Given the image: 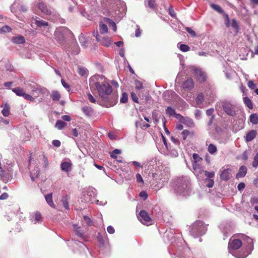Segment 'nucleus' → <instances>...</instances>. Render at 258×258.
<instances>
[{"mask_svg":"<svg viewBox=\"0 0 258 258\" xmlns=\"http://www.w3.org/2000/svg\"><path fill=\"white\" fill-rule=\"evenodd\" d=\"M79 41L82 46L84 47L85 48L86 47L88 40L84 35H81L79 36Z\"/></svg>","mask_w":258,"mask_h":258,"instance_id":"e433bc0d","label":"nucleus"},{"mask_svg":"<svg viewBox=\"0 0 258 258\" xmlns=\"http://www.w3.org/2000/svg\"><path fill=\"white\" fill-rule=\"evenodd\" d=\"M39 173V170L38 167L35 168L33 170L30 171V177L32 181H34L38 177Z\"/></svg>","mask_w":258,"mask_h":258,"instance_id":"c85d7f7f","label":"nucleus"},{"mask_svg":"<svg viewBox=\"0 0 258 258\" xmlns=\"http://www.w3.org/2000/svg\"><path fill=\"white\" fill-rule=\"evenodd\" d=\"M73 227L76 234L79 237H83V232L81 230V227L76 224L73 225Z\"/></svg>","mask_w":258,"mask_h":258,"instance_id":"cd10ccee","label":"nucleus"},{"mask_svg":"<svg viewBox=\"0 0 258 258\" xmlns=\"http://www.w3.org/2000/svg\"><path fill=\"white\" fill-rule=\"evenodd\" d=\"M34 23L37 27L41 29L43 31H45L46 32H48L49 31L50 25L48 22L42 20L37 17L34 19Z\"/></svg>","mask_w":258,"mask_h":258,"instance_id":"9d476101","label":"nucleus"},{"mask_svg":"<svg viewBox=\"0 0 258 258\" xmlns=\"http://www.w3.org/2000/svg\"><path fill=\"white\" fill-rule=\"evenodd\" d=\"M47 203L52 208H55V205L52 200V194L50 193L45 196Z\"/></svg>","mask_w":258,"mask_h":258,"instance_id":"a878e982","label":"nucleus"},{"mask_svg":"<svg viewBox=\"0 0 258 258\" xmlns=\"http://www.w3.org/2000/svg\"><path fill=\"white\" fill-rule=\"evenodd\" d=\"M51 97L53 101H58L60 98V95L59 93L56 91H52Z\"/></svg>","mask_w":258,"mask_h":258,"instance_id":"ea45409f","label":"nucleus"},{"mask_svg":"<svg viewBox=\"0 0 258 258\" xmlns=\"http://www.w3.org/2000/svg\"><path fill=\"white\" fill-rule=\"evenodd\" d=\"M176 94L173 91H167L163 94V97L165 100L172 101L174 99Z\"/></svg>","mask_w":258,"mask_h":258,"instance_id":"f3484780","label":"nucleus"},{"mask_svg":"<svg viewBox=\"0 0 258 258\" xmlns=\"http://www.w3.org/2000/svg\"><path fill=\"white\" fill-rule=\"evenodd\" d=\"M78 73L82 76H86L88 75V70L84 67H79L78 69Z\"/></svg>","mask_w":258,"mask_h":258,"instance_id":"37998d69","label":"nucleus"},{"mask_svg":"<svg viewBox=\"0 0 258 258\" xmlns=\"http://www.w3.org/2000/svg\"><path fill=\"white\" fill-rule=\"evenodd\" d=\"M11 28L8 26H4L0 28V33H7L11 31Z\"/></svg>","mask_w":258,"mask_h":258,"instance_id":"603ef678","label":"nucleus"},{"mask_svg":"<svg viewBox=\"0 0 258 258\" xmlns=\"http://www.w3.org/2000/svg\"><path fill=\"white\" fill-rule=\"evenodd\" d=\"M202 112L199 109H197L195 111V117L197 119H199L201 117Z\"/></svg>","mask_w":258,"mask_h":258,"instance_id":"69168bd1","label":"nucleus"},{"mask_svg":"<svg viewBox=\"0 0 258 258\" xmlns=\"http://www.w3.org/2000/svg\"><path fill=\"white\" fill-rule=\"evenodd\" d=\"M222 107L223 110L227 115L231 116L236 115V106L231 102L227 101H223L222 102Z\"/></svg>","mask_w":258,"mask_h":258,"instance_id":"6e6552de","label":"nucleus"},{"mask_svg":"<svg viewBox=\"0 0 258 258\" xmlns=\"http://www.w3.org/2000/svg\"><path fill=\"white\" fill-rule=\"evenodd\" d=\"M175 113V110L171 107H168L166 109V113L168 116L174 115Z\"/></svg>","mask_w":258,"mask_h":258,"instance_id":"a18cd8bd","label":"nucleus"},{"mask_svg":"<svg viewBox=\"0 0 258 258\" xmlns=\"http://www.w3.org/2000/svg\"><path fill=\"white\" fill-rule=\"evenodd\" d=\"M72 163L70 161H64L61 163V169L62 171L68 172L72 169Z\"/></svg>","mask_w":258,"mask_h":258,"instance_id":"a211bd4d","label":"nucleus"},{"mask_svg":"<svg viewBox=\"0 0 258 258\" xmlns=\"http://www.w3.org/2000/svg\"><path fill=\"white\" fill-rule=\"evenodd\" d=\"M194 161L192 163H199L202 161V159L199 156V155L196 153H194L192 155Z\"/></svg>","mask_w":258,"mask_h":258,"instance_id":"09e8293b","label":"nucleus"},{"mask_svg":"<svg viewBox=\"0 0 258 258\" xmlns=\"http://www.w3.org/2000/svg\"><path fill=\"white\" fill-rule=\"evenodd\" d=\"M181 134L183 136V140H185L188 136L192 137L194 135V134L192 132H190L187 130H183Z\"/></svg>","mask_w":258,"mask_h":258,"instance_id":"2f4dec72","label":"nucleus"},{"mask_svg":"<svg viewBox=\"0 0 258 258\" xmlns=\"http://www.w3.org/2000/svg\"><path fill=\"white\" fill-rule=\"evenodd\" d=\"M42 217L39 213L37 212L35 215V223L41 221Z\"/></svg>","mask_w":258,"mask_h":258,"instance_id":"6e6d98bb","label":"nucleus"},{"mask_svg":"<svg viewBox=\"0 0 258 258\" xmlns=\"http://www.w3.org/2000/svg\"><path fill=\"white\" fill-rule=\"evenodd\" d=\"M12 41L14 43L17 44H23L25 42V39L24 37L22 36H18L16 37H14L12 38Z\"/></svg>","mask_w":258,"mask_h":258,"instance_id":"c756f323","label":"nucleus"},{"mask_svg":"<svg viewBox=\"0 0 258 258\" xmlns=\"http://www.w3.org/2000/svg\"><path fill=\"white\" fill-rule=\"evenodd\" d=\"M38 9L44 14L46 15H50L51 14V10L48 8L43 3H39L38 4Z\"/></svg>","mask_w":258,"mask_h":258,"instance_id":"6ab92c4d","label":"nucleus"},{"mask_svg":"<svg viewBox=\"0 0 258 258\" xmlns=\"http://www.w3.org/2000/svg\"><path fill=\"white\" fill-rule=\"evenodd\" d=\"M100 32L103 34H105L108 32V28L106 24L102 23H100L99 24Z\"/></svg>","mask_w":258,"mask_h":258,"instance_id":"4c0bfd02","label":"nucleus"},{"mask_svg":"<svg viewBox=\"0 0 258 258\" xmlns=\"http://www.w3.org/2000/svg\"><path fill=\"white\" fill-rule=\"evenodd\" d=\"M61 202L66 210H69L70 209L68 196L63 197L61 200Z\"/></svg>","mask_w":258,"mask_h":258,"instance_id":"f704fd0d","label":"nucleus"},{"mask_svg":"<svg viewBox=\"0 0 258 258\" xmlns=\"http://www.w3.org/2000/svg\"><path fill=\"white\" fill-rule=\"evenodd\" d=\"M205 97L202 93H199L198 95V96L197 97L196 99V101L197 104L200 105L202 104L203 102L204 101Z\"/></svg>","mask_w":258,"mask_h":258,"instance_id":"72a5a7b5","label":"nucleus"},{"mask_svg":"<svg viewBox=\"0 0 258 258\" xmlns=\"http://www.w3.org/2000/svg\"><path fill=\"white\" fill-rule=\"evenodd\" d=\"M99 42H100L103 46L106 47H109L112 43L110 39L107 37H103Z\"/></svg>","mask_w":258,"mask_h":258,"instance_id":"bb28decb","label":"nucleus"},{"mask_svg":"<svg viewBox=\"0 0 258 258\" xmlns=\"http://www.w3.org/2000/svg\"><path fill=\"white\" fill-rule=\"evenodd\" d=\"M23 97L27 100L30 101H33L34 100V98L32 96L25 93H24V95L23 96Z\"/></svg>","mask_w":258,"mask_h":258,"instance_id":"4d7b16f0","label":"nucleus"},{"mask_svg":"<svg viewBox=\"0 0 258 258\" xmlns=\"http://www.w3.org/2000/svg\"><path fill=\"white\" fill-rule=\"evenodd\" d=\"M97 190L93 187H89L84 192L85 200L87 203H95L97 205H104L106 202L103 203L96 200Z\"/></svg>","mask_w":258,"mask_h":258,"instance_id":"423d86ee","label":"nucleus"},{"mask_svg":"<svg viewBox=\"0 0 258 258\" xmlns=\"http://www.w3.org/2000/svg\"><path fill=\"white\" fill-rule=\"evenodd\" d=\"M244 243L242 251L238 253L234 252V250L239 248L242 245V241L239 239L232 237L230 239L228 243V249L229 252L235 257L237 258H245L252 251L253 244L252 239L245 235H242Z\"/></svg>","mask_w":258,"mask_h":258,"instance_id":"f257e3e1","label":"nucleus"},{"mask_svg":"<svg viewBox=\"0 0 258 258\" xmlns=\"http://www.w3.org/2000/svg\"><path fill=\"white\" fill-rule=\"evenodd\" d=\"M12 91L14 92L17 96H22L24 95L25 92L23 89L20 87H17L12 89Z\"/></svg>","mask_w":258,"mask_h":258,"instance_id":"7c9ffc66","label":"nucleus"},{"mask_svg":"<svg viewBox=\"0 0 258 258\" xmlns=\"http://www.w3.org/2000/svg\"><path fill=\"white\" fill-rule=\"evenodd\" d=\"M257 135V131L254 130H252L248 132L246 136L244 137V140L246 142H249L252 141Z\"/></svg>","mask_w":258,"mask_h":258,"instance_id":"ddd939ff","label":"nucleus"},{"mask_svg":"<svg viewBox=\"0 0 258 258\" xmlns=\"http://www.w3.org/2000/svg\"><path fill=\"white\" fill-rule=\"evenodd\" d=\"M89 85L91 89H96L100 97L105 101H107L108 96L112 91L111 86L103 75L97 74L91 77L89 79Z\"/></svg>","mask_w":258,"mask_h":258,"instance_id":"f03ea898","label":"nucleus"},{"mask_svg":"<svg viewBox=\"0 0 258 258\" xmlns=\"http://www.w3.org/2000/svg\"><path fill=\"white\" fill-rule=\"evenodd\" d=\"M232 27L236 30V32L238 31L239 26L237 21L235 19H233L231 22Z\"/></svg>","mask_w":258,"mask_h":258,"instance_id":"864d4df0","label":"nucleus"},{"mask_svg":"<svg viewBox=\"0 0 258 258\" xmlns=\"http://www.w3.org/2000/svg\"><path fill=\"white\" fill-rule=\"evenodd\" d=\"M31 89L33 94H34V93H36L37 94L38 93H45L46 91L45 89H43L40 86L36 84H33L31 87Z\"/></svg>","mask_w":258,"mask_h":258,"instance_id":"dca6fc26","label":"nucleus"},{"mask_svg":"<svg viewBox=\"0 0 258 258\" xmlns=\"http://www.w3.org/2000/svg\"><path fill=\"white\" fill-rule=\"evenodd\" d=\"M258 166V153L256 154L253 158L252 162V166L254 168H256Z\"/></svg>","mask_w":258,"mask_h":258,"instance_id":"5fc2aeb1","label":"nucleus"},{"mask_svg":"<svg viewBox=\"0 0 258 258\" xmlns=\"http://www.w3.org/2000/svg\"><path fill=\"white\" fill-rule=\"evenodd\" d=\"M179 47L180 50L183 52H187L190 49V48L188 45L183 44H180Z\"/></svg>","mask_w":258,"mask_h":258,"instance_id":"8fccbe9b","label":"nucleus"},{"mask_svg":"<svg viewBox=\"0 0 258 258\" xmlns=\"http://www.w3.org/2000/svg\"><path fill=\"white\" fill-rule=\"evenodd\" d=\"M243 101L246 106L249 109H252L253 108L252 103L251 100L247 97H245L243 98Z\"/></svg>","mask_w":258,"mask_h":258,"instance_id":"58836bf2","label":"nucleus"},{"mask_svg":"<svg viewBox=\"0 0 258 258\" xmlns=\"http://www.w3.org/2000/svg\"><path fill=\"white\" fill-rule=\"evenodd\" d=\"M138 218L139 221L145 225H149L152 224V219L148 213L144 210L140 211Z\"/></svg>","mask_w":258,"mask_h":258,"instance_id":"1a4fd4ad","label":"nucleus"},{"mask_svg":"<svg viewBox=\"0 0 258 258\" xmlns=\"http://www.w3.org/2000/svg\"><path fill=\"white\" fill-rule=\"evenodd\" d=\"M250 121L253 124L258 123V115L256 114H252L250 115Z\"/></svg>","mask_w":258,"mask_h":258,"instance_id":"79ce46f5","label":"nucleus"},{"mask_svg":"<svg viewBox=\"0 0 258 258\" xmlns=\"http://www.w3.org/2000/svg\"><path fill=\"white\" fill-rule=\"evenodd\" d=\"M139 196L141 198H142L144 200H145L148 198V194L146 191H142L140 194Z\"/></svg>","mask_w":258,"mask_h":258,"instance_id":"bf43d9fd","label":"nucleus"},{"mask_svg":"<svg viewBox=\"0 0 258 258\" xmlns=\"http://www.w3.org/2000/svg\"><path fill=\"white\" fill-rule=\"evenodd\" d=\"M210 6L213 9L219 13L222 14L223 13V10L220 6L214 4H211Z\"/></svg>","mask_w":258,"mask_h":258,"instance_id":"a19ab883","label":"nucleus"},{"mask_svg":"<svg viewBox=\"0 0 258 258\" xmlns=\"http://www.w3.org/2000/svg\"><path fill=\"white\" fill-rule=\"evenodd\" d=\"M217 151L216 146L213 144H210L208 147V151L211 154H214Z\"/></svg>","mask_w":258,"mask_h":258,"instance_id":"c9c22d12","label":"nucleus"},{"mask_svg":"<svg viewBox=\"0 0 258 258\" xmlns=\"http://www.w3.org/2000/svg\"><path fill=\"white\" fill-rule=\"evenodd\" d=\"M135 87L136 89L140 90L143 87V83L141 81L136 80L135 81Z\"/></svg>","mask_w":258,"mask_h":258,"instance_id":"de8ad7c7","label":"nucleus"},{"mask_svg":"<svg viewBox=\"0 0 258 258\" xmlns=\"http://www.w3.org/2000/svg\"><path fill=\"white\" fill-rule=\"evenodd\" d=\"M67 125V123L64 122L63 121H62L61 120H57L55 126L58 130H62L66 125Z\"/></svg>","mask_w":258,"mask_h":258,"instance_id":"473e14b6","label":"nucleus"},{"mask_svg":"<svg viewBox=\"0 0 258 258\" xmlns=\"http://www.w3.org/2000/svg\"><path fill=\"white\" fill-rule=\"evenodd\" d=\"M192 172L196 176L201 177L203 175L204 170L199 163H192Z\"/></svg>","mask_w":258,"mask_h":258,"instance_id":"9b49d317","label":"nucleus"},{"mask_svg":"<svg viewBox=\"0 0 258 258\" xmlns=\"http://www.w3.org/2000/svg\"><path fill=\"white\" fill-rule=\"evenodd\" d=\"M87 95H88V100H89V101L90 102L93 103H96V100L95 98L90 93H88L87 94Z\"/></svg>","mask_w":258,"mask_h":258,"instance_id":"e2e57ef3","label":"nucleus"},{"mask_svg":"<svg viewBox=\"0 0 258 258\" xmlns=\"http://www.w3.org/2000/svg\"><path fill=\"white\" fill-rule=\"evenodd\" d=\"M207 226L201 221H197L192 225L190 232L194 237H198L205 234Z\"/></svg>","mask_w":258,"mask_h":258,"instance_id":"39448f33","label":"nucleus"},{"mask_svg":"<svg viewBox=\"0 0 258 258\" xmlns=\"http://www.w3.org/2000/svg\"><path fill=\"white\" fill-rule=\"evenodd\" d=\"M170 174L168 169L161 171L159 174V179L163 182H166L169 177Z\"/></svg>","mask_w":258,"mask_h":258,"instance_id":"4468645a","label":"nucleus"},{"mask_svg":"<svg viewBox=\"0 0 258 258\" xmlns=\"http://www.w3.org/2000/svg\"><path fill=\"white\" fill-rule=\"evenodd\" d=\"M82 111L87 117L92 116L94 113V110L91 107L88 106L83 107Z\"/></svg>","mask_w":258,"mask_h":258,"instance_id":"aec40b11","label":"nucleus"},{"mask_svg":"<svg viewBox=\"0 0 258 258\" xmlns=\"http://www.w3.org/2000/svg\"><path fill=\"white\" fill-rule=\"evenodd\" d=\"M128 100V95L127 93L124 92L122 94V96L120 99V102L122 103H125Z\"/></svg>","mask_w":258,"mask_h":258,"instance_id":"49530a36","label":"nucleus"},{"mask_svg":"<svg viewBox=\"0 0 258 258\" xmlns=\"http://www.w3.org/2000/svg\"><path fill=\"white\" fill-rule=\"evenodd\" d=\"M136 179H137V182L142 183H144V180L143 179V178L140 173H137L136 174Z\"/></svg>","mask_w":258,"mask_h":258,"instance_id":"052dcab7","label":"nucleus"},{"mask_svg":"<svg viewBox=\"0 0 258 258\" xmlns=\"http://www.w3.org/2000/svg\"><path fill=\"white\" fill-rule=\"evenodd\" d=\"M120 153H121V151L120 150L115 149L111 153L110 156L114 159H116L117 157V155L120 154Z\"/></svg>","mask_w":258,"mask_h":258,"instance_id":"3c124183","label":"nucleus"},{"mask_svg":"<svg viewBox=\"0 0 258 258\" xmlns=\"http://www.w3.org/2000/svg\"><path fill=\"white\" fill-rule=\"evenodd\" d=\"M231 170L230 169H225L221 173L220 177L223 180H228L230 179L231 174Z\"/></svg>","mask_w":258,"mask_h":258,"instance_id":"2eb2a0df","label":"nucleus"},{"mask_svg":"<svg viewBox=\"0 0 258 258\" xmlns=\"http://www.w3.org/2000/svg\"><path fill=\"white\" fill-rule=\"evenodd\" d=\"M71 35V31L66 27L57 28L54 32L55 39L60 44H62L67 37Z\"/></svg>","mask_w":258,"mask_h":258,"instance_id":"0eeeda50","label":"nucleus"},{"mask_svg":"<svg viewBox=\"0 0 258 258\" xmlns=\"http://www.w3.org/2000/svg\"><path fill=\"white\" fill-rule=\"evenodd\" d=\"M247 86L251 89H254L256 87V85L254 84L252 81H249L247 82Z\"/></svg>","mask_w":258,"mask_h":258,"instance_id":"13d9d810","label":"nucleus"},{"mask_svg":"<svg viewBox=\"0 0 258 258\" xmlns=\"http://www.w3.org/2000/svg\"><path fill=\"white\" fill-rule=\"evenodd\" d=\"M103 20L104 22L107 23L110 28H112L114 31H116V25L113 21L108 18H104Z\"/></svg>","mask_w":258,"mask_h":258,"instance_id":"b1692460","label":"nucleus"},{"mask_svg":"<svg viewBox=\"0 0 258 258\" xmlns=\"http://www.w3.org/2000/svg\"><path fill=\"white\" fill-rule=\"evenodd\" d=\"M247 173V168L244 166L240 167L238 173L236 174V177L237 178L244 177Z\"/></svg>","mask_w":258,"mask_h":258,"instance_id":"5701e85b","label":"nucleus"},{"mask_svg":"<svg viewBox=\"0 0 258 258\" xmlns=\"http://www.w3.org/2000/svg\"><path fill=\"white\" fill-rule=\"evenodd\" d=\"M103 6L106 8L108 14L115 20H119L123 16V13L120 15L119 8V6L124 5V3H121L118 0H103Z\"/></svg>","mask_w":258,"mask_h":258,"instance_id":"20e7f679","label":"nucleus"},{"mask_svg":"<svg viewBox=\"0 0 258 258\" xmlns=\"http://www.w3.org/2000/svg\"><path fill=\"white\" fill-rule=\"evenodd\" d=\"M206 181L208 182L207 186L208 187H212L213 186L214 181L213 179H206Z\"/></svg>","mask_w":258,"mask_h":258,"instance_id":"680f3d73","label":"nucleus"},{"mask_svg":"<svg viewBox=\"0 0 258 258\" xmlns=\"http://www.w3.org/2000/svg\"><path fill=\"white\" fill-rule=\"evenodd\" d=\"M148 4V6L149 8L152 9H155L156 4L155 0H146L145 4Z\"/></svg>","mask_w":258,"mask_h":258,"instance_id":"c03bdc74","label":"nucleus"},{"mask_svg":"<svg viewBox=\"0 0 258 258\" xmlns=\"http://www.w3.org/2000/svg\"><path fill=\"white\" fill-rule=\"evenodd\" d=\"M195 76H196L198 81L201 83L205 81L206 75L201 69H196L194 70Z\"/></svg>","mask_w":258,"mask_h":258,"instance_id":"f8f14e48","label":"nucleus"},{"mask_svg":"<svg viewBox=\"0 0 258 258\" xmlns=\"http://www.w3.org/2000/svg\"><path fill=\"white\" fill-rule=\"evenodd\" d=\"M194 82L191 78L187 79L183 83V88L185 89L191 90L194 88Z\"/></svg>","mask_w":258,"mask_h":258,"instance_id":"412c9836","label":"nucleus"},{"mask_svg":"<svg viewBox=\"0 0 258 258\" xmlns=\"http://www.w3.org/2000/svg\"><path fill=\"white\" fill-rule=\"evenodd\" d=\"M181 122L188 127H193L195 126V123L192 119L188 117H184Z\"/></svg>","mask_w":258,"mask_h":258,"instance_id":"4be33fe9","label":"nucleus"},{"mask_svg":"<svg viewBox=\"0 0 258 258\" xmlns=\"http://www.w3.org/2000/svg\"><path fill=\"white\" fill-rule=\"evenodd\" d=\"M131 97H132V100L135 102H136V103L138 102V97L135 93H134V92L131 93Z\"/></svg>","mask_w":258,"mask_h":258,"instance_id":"338daca9","label":"nucleus"},{"mask_svg":"<svg viewBox=\"0 0 258 258\" xmlns=\"http://www.w3.org/2000/svg\"><path fill=\"white\" fill-rule=\"evenodd\" d=\"M174 192L180 196L186 197L191 194L190 179L187 176H181L176 178L174 185Z\"/></svg>","mask_w":258,"mask_h":258,"instance_id":"7ed1b4c3","label":"nucleus"},{"mask_svg":"<svg viewBox=\"0 0 258 258\" xmlns=\"http://www.w3.org/2000/svg\"><path fill=\"white\" fill-rule=\"evenodd\" d=\"M205 174L206 176H207L208 178H212L214 176V172H208L206 171L205 172Z\"/></svg>","mask_w":258,"mask_h":258,"instance_id":"774afa93","label":"nucleus"},{"mask_svg":"<svg viewBox=\"0 0 258 258\" xmlns=\"http://www.w3.org/2000/svg\"><path fill=\"white\" fill-rule=\"evenodd\" d=\"M2 107L3 108V109L2 111V113L4 116L7 117L10 114V105L6 103L3 105H2Z\"/></svg>","mask_w":258,"mask_h":258,"instance_id":"393cba45","label":"nucleus"},{"mask_svg":"<svg viewBox=\"0 0 258 258\" xmlns=\"http://www.w3.org/2000/svg\"><path fill=\"white\" fill-rule=\"evenodd\" d=\"M185 30L187 31V32L191 35L192 37H195L196 34L195 32L192 30L190 28L186 27L185 28Z\"/></svg>","mask_w":258,"mask_h":258,"instance_id":"0e129e2a","label":"nucleus"}]
</instances>
